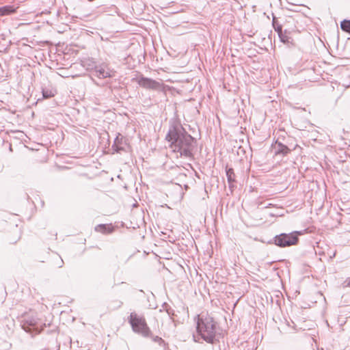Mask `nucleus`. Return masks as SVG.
<instances>
[{"label": "nucleus", "instance_id": "nucleus-3", "mask_svg": "<svg viewBox=\"0 0 350 350\" xmlns=\"http://www.w3.org/2000/svg\"><path fill=\"white\" fill-rule=\"evenodd\" d=\"M129 322L135 332L139 334L144 337L150 336L151 331L148 327L144 317H139L137 314L132 312L129 317Z\"/></svg>", "mask_w": 350, "mask_h": 350}, {"label": "nucleus", "instance_id": "nucleus-17", "mask_svg": "<svg viewBox=\"0 0 350 350\" xmlns=\"http://www.w3.org/2000/svg\"><path fill=\"white\" fill-rule=\"evenodd\" d=\"M63 262H63V260H61V265H59V267H62Z\"/></svg>", "mask_w": 350, "mask_h": 350}, {"label": "nucleus", "instance_id": "nucleus-11", "mask_svg": "<svg viewBox=\"0 0 350 350\" xmlns=\"http://www.w3.org/2000/svg\"><path fill=\"white\" fill-rule=\"evenodd\" d=\"M275 29L276 31L278 32L280 38L282 42H284V43L289 42V38L287 36L283 35L282 33V27L281 26H278L277 28L275 27Z\"/></svg>", "mask_w": 350, "mask_h": 350}, {"label": "nucleus", "instance_id": "nucleus-4", "mask_svg": "<svg viewBox=\"0 0 350 350\" xmlns=\"http://www.w3.org/2000/svg\"><path fill=\"white\" fill-rule=\"evenodd\" d=\"M298 234H300V233L297 231L289 234L282 233L275 237V243L281 247L295 245L299 240Z\"/></svg>", "mask_w": 350, "mask_h": 350}, {"label": "nucleus", "instance_id": "nucleus-16", "mask_svg": "<svg viewBox=\"0 0 350 350\" xmlns=\"http://www.w3.org/2000/svg\"><path fill=\"white\" fill-rule=\"evenodd\" d=\"M166 311L169 316L174 315L173 310L171 308H166Z\"/></svg>", "mask_w": 350, "mask_h": 350}, {"label": "nucleus", "instance_id": "nucleus-8", "mask_svg": "<svg viewBox=\"0 0 350 350\" xmlns=\"http://www.w3.org/2000/svg\"><path fill=\"white\" fill-rule=\"evenodd\" d=\"M275 144V154H282L284 156L290 152L291 150L286 145L278 142Z\"/></svg>", "mask_w": 350, "mask_h": 350}, {"label": "nucleus", "instance_id": "nucleus-9", "mask_svg": "<svg viewBox=\"0 0 350 350\" xmlns=\"http://www.w3.org/2000/svg\"><path fill=\"white\" fill-rule=\"evenodd\" d=\"M113 229V227L108 224H99L95 227V230L96 232H100L103 234L111 233L112 232Z\"/></svg>", "mask_w": 350, "mask_h": 350}, {"label": "nucleus", "instance_id": "nucleus-7", "mask_svg": "<svg viewBox=\"0 0 350 350\" xmlns=\"http://www.w3.org/2000/svg\"><path fill=\"white\" fill-rule=\"evenodd\" d=\"M228 183L230 189L232 190L235 186V174L232 168H228L226 170Z\"/></svg>", "mask_w": 350, "mask_h": 350}, {"label": "nucleus", "instance_id": "nucleus-5", "mask_svg": "<svg viewBox=\"0 0 350 350\" xmlns=\"http://www.w3.org/2000/svg\"><path fill=\"white\" fill-rule=\"evenodd\" d=\"M94 75L99 79H105L113 77L115 71L111 69L107 64H101L95 66L93 71Z\"/></svg>", "mask_w": 350, "mask_h": 350}, {"label": "nucleus", "instance_id": "nucleus-18", "mask_svg": "<svg viewBox=\"0 0 350 350\" xmlns=\"http://www.w3.org/2000/svg\"><path fill=\"white\" fill-rule=\"evenodd\" d=\"M30 325H32V326H35V325H36V323H31V324H30Z\"/></svg>", "mask_w": 350, "mask_h": 350}, {"label": "nucleus", "instance_id": "nucleus-10", "mask_svg": "<svg viewBox=\"0 0 350 350\" xmlns=\"http://www.w3.org/2000/svg\"><path fill=\"white\" fill-rule=\"evenodd\" d=\"M16 9L12 5H5L0 8V16L9 15L15 12Z\"/></svg>", "mask_w": 350, "mask_h": 350}, {"label": "nucleus", "instance_id": "nucleus-19", "mask_svg": "<svg viewBox=\"0 0 350 350\" xmlns=\"http://www.w3.org/2000/svg\"><path fill=\"white\" fill-rule=\"evenodd\" d=\"M347 286H350V280L348 282V283H347Z\"/></svg>", "mask_w": 350, "mask_h": 350}, {"label": "nucleus", "instance_id": "nucleus-2", "mask_svg": "<svg viewBox=\"0 0 350 350\" xmlns=\"http://www.w3.org/2000/svg\"><path fill=\"white\" fill-rule=\"evenodd\" d=\"M197 331L201 337L208 343H213L215 340L216 323L213 318L208 314L198 315Z\"/></svg>", "mask_w": 350, "mask_h": 350}, {"label": "nucleus", "instance_id": "nucleus-15", "mask_svg": "<svg viewBox=\"0 0 350 350\" xmlns=\"http://www.w3.org/2000/svg\"><path fill=\"white\" fill-rule=\"evenodd\" d=\"M153 340L156 342H158L159 343L160 345L163 342V340L161 338L159 337V336H155L153 338Z\"/></svg>", "mask_w": 350, "mask_h": 350}, {"label": "nucleus", "instance_id": "nucleus-13", "mask_svg": "<svg viewBox=\"0 0 350 350\" xmlns=\"http://www.w3.org/2000/svg\"><path fill=\"white\" fill-rule=\"evenodd\" d=\"M119 136H117L115 141H114V144L112 145V148L114 151H116V152H119L120 150H122L123 148L120 146H118V144H119Z\"/></svg>", "mask_w": 350, "mask_h": 350}, {"label": "nucleus", "instance_id": "nucleus-14", "mask_svg": "<svg viewBox=\"0 0 350 350\" xmlns=\"http://www.w3.org/2000/svg\"><path fill=\"white\" fill-rule=\"evenodd\" d=\"M42 95L44 98H49L54 96L53 93L49 90H42Z\"/></svg>", "mask_w": 350, "mask_h": 350}, {"label": "nucleus", "instance_id": "nucleus-6", "mask_svg": "<svg viewBox=\"0 0 350 350\" xmlns=\"http://www.w3.org/2000/svg\"><path fill=\"white\" fill-rule=\"evenodd\" d=\"M137 83L144 88L150 90H159L161 86L159 82L144 77H139Z\"/></svg>", "mask_w": 350, "mask_h": 350}, {"label": "nucleus", "instance_id": "nucleus-12", "mask_svg": "<svg viewBox=\"0 0 350 350\" xmlns=\"http://www.w3.org/2000/svg\"><path fill=\"white\" fill-rule=\"evenodd\" d=\"M340 28L342 31L350 33V20H344L340 23Z\"/></svg>", "mask_w": 350, "mask_h": 350}, {"label": "nucleus", "instance_id": "nucleus-1", "mask_svg": "<svg viewBox=\"0 0 350 350\" xmlns=\"http://www.w3.org/2000/svg\"><path fill=\"white\" fill-rule=\"evenodd\" d=\"M166 139L170 142L174 152L180 153V157H191L194 148L195 139L179 125L170 128Z\"/></svg>", "mask_w": 350, "mask_h": 350}]
</instances>
